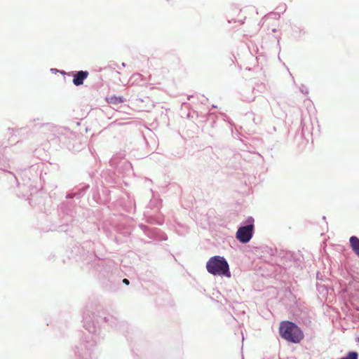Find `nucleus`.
I'll return each instance as SVG.
<instances>
[{"instance_id": "nucleus-2", "label": "nucleus", "mask_w": 359, "mask_h": 359, "mask_svg": "<svg viewBox=\"0 0 359 359\" xmlns=\"http://www.w3.org/2000/svg\"><path fill=\"white\" fill-rule=\"evenodd\" d=\"M206 269L212 275L230 277L229 264L222 257L215 256L211 257L206 264Z\"/></svg>"}, {"instance_id": "nucleus-7", "label": "nucleus", "mask_w": 359, "mask_h": 359, "mask_svg": "<svg viewBox=\"0 0 359 359\" xmlns=\"http://www.w3.org/2000/svg\"><path fill=\"white\" fill-rule=\"evenodd\" d=\"M358 353L349 352L346 357L341 358V359H358Z\"/></svg>"}, {"instance_id": "nucleus-6", "label": "nucleus", "mask_w": 359, "mask_h": 359, "mask_svg": "<svg viewBox=\"0 0 359 359\" xmlns=\"http://www.w3.org/2000/svg\"><path fill=\"white\" fill-rule=\"evenodd\" d=\"M106 100L109 104H118L124 102L125 99L122 97L111 96L107 97Z\"/></svg>"}, {"instance_id": "nucleus-8", "label": "nucleus", "mask_w": 359, "mask_h": 359, "mask_svg": "<svg viewBox=\"0 0 359 359\" xmlns=\"http://www.w3.org/2000/svg\"><path fill=\"white\" fill-rule=\"evenodd\" d=\"M123 283L124 284L127 285H129V283H130L129 280H128L127 278H124V279L123 280Z\"/></svg>"}, {"instance_id": "nucleus-3", "label": "nucleus", "mask_w": 359, "mask_h": 359, "mask_svg": "<svg viewBox=\"0 0 359 359\" xmlns=\"http://www.w3.org/2000/svg\"><path fill=\"white\" fill-rule=\"evenodd\" d=\"M253 229L252 224L240 227L236 232V238L243 243L249 242L252 236Z\"/></svg>"}, {"instance_id": "nucleus-5", "label": "nucleus", "mask_w": 359, "mask_h": 359, "mask_svg": "<svg viewBox=\"0 0 359 359\" xmlns=\"http://www.w3.org/2000/svg\"><path fill=\"white\" fill-rule=\"evenodd\" d=\"M349 242L353 251L359 257V238L353 236L350 238Z\"/></svg>"}, {"instance_id": "nucleus-4", "label": "nucleus", "mask_w": 359, "mask_h": 359, "mask_svg": "<svg viewBox=\"0 0 359 359\" xmlns=\"http://www.w3.org/2000/svg\"><path fill=\"white\" fill-rule=\"evenodd\" d=\"M89 75L87 71H79L74 74L73 83L76 86H81L83 83L85 79L88 78Z\"/></svg>"}, {"instance_id": "nucleus-1", "label": "nucleus", "mask_w": 359, "mask_h": 359, "mask_svg": "<svg viewBox=\"0 0 359 359\" xmlns=\"http://www.w3.org/2000/svg\"><path fill=\"white\" fill-rule=\"evenodd\" d=\"M279 334L283 339L294 344L299 343L304 337L300 327L295 323L287 320L280 323Z\"/></svg>"}]
</instances>
